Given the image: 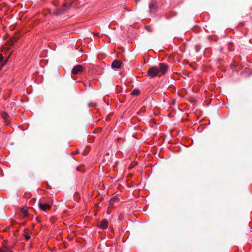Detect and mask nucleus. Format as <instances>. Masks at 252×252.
<instances>
[{
  "instance_id": "obj_1",
  "label": "nucleus",
  "mask_w": 252,
  "mask_h": 252,
  "mask_svg": "<svg viewBox=\"0 0 252 252\" xmlns=\"http://www.w3.org/2000/svg\"><path fill=\"white\" fill-rule=\"evenodd\" d=\"M168 66L164 63H160L159 67H150L147 71V75L151 78L164 75L168 69Z\"/></svg>"
},
{
  "instance_id": "obj_2",
  "label": "nucleus",
  "mask_w": 252,
  "mask_h": 252,
  "mask_svg": "<svg viewBox=\"0 0 252 252\" xmlns=\"http://www.w3.org/2000/svg\"><path fill=\"white\" fill-rule=\"evenodd\" d=\"M18 38L17 37H13L11 38L8 42V43L3 46V50H5L6 51H8L9 50L10 47L14 45V43L18 40Z\"/></svg>"
},
{
  "instance_id": "obj_3",
  "label": "nucleus",
  "mask_w": 252,
  "mask_h": 252,
  "mask_svg": "<svg viewBox=\"0 0 252 252\" xmlns=\"http://www.w3.org/2000/svg\"><path fill=\"white\" fill-rule=\"evenodd\" d=\"M84 67L81 65L75 66L72 70L71 73L73 74L77 75L82 72L84 71Z\"/></svg>"
},
{
  "instance_id": "obj_4",
  "label": "nucleus",
  "mask_w": 252,
  "mask_h": 252,
  "mask_svg": "<svg viewBox=\"0 0 252 252\" xmlns=\"http://www.w3.org/2000/svg\"><path fill=\"white\" fill-rule=\"evenodd\" d=\"M122 64L121 61L115 60L112 62L111 66L112 68L117 69L120 68Z\"/></svg>"
},
{
  "instance_id": "obj_5",
  "label": "nucleus",
  "mask_w": 252,
  "mask_h": 252,
  "mask_svg": "<svg viewBox=\"0 0 252 252\" xmlns=\"http://www.w3.org/2000/svg\"><path fill=\"white\" fill-rule=\"evenodd\" d=\"M39 208L42 211H46L51 208V205L48 204L42 203L41 202L38 203Z\"/></svg>"
},
{
  "instance_id": "obj_6",
  "label": "nucleus",
  "mask_w": 252,
  "mask_h": 252,
  "mask_svg": "<svg viewBox=\"0 0 252 252\" xmlns=\"http://www.w3.org/2000/svg\"><path fill=\"white\" fill-rule=\"evenodd\" d=\"M149 9L150 12L154 13L158 9V4L156 2H152L149 4Z\"/></svg>"
},
{
  "instance_id": "obj_7",
  "label": "nucleus",
  "mask_w": 252,
  "mask_h": 252,
  "mask_svg": "<svg viewBox=\"0 0 252 252\" xmlns=\"http://www.w3.org/2000/svg\"><path fill=\"white\" fill-rule=\"evenodd\" d=\"M108 226V222L107 220L103 219L100 222L98 227L102 229H106Z\"/></svg>"
},
{
  "instance_id": "obj_8",
  "label": "nucleus",
  "mask_w": 252,
  "mask_h": 252,
  "mask_svg": "<svg viewBox=\"0 0 252 252\" xmlns=\"http://www.w3.org/2000/svg\"><path fill=\"white\" fill-rule=\"evenodd\" d=\"M1 116L6 121L9 122L10 120V117L8 113L5 111H2L1 113Z\"/></svg>"
},
{
  "instance_id": "obj_9",
  "label": "nucleus",
  "mask_w": 252,
  "mask_h": 252,
  "mask_svg": "<svg viewBox=\"0 0 252 252\" xmlns=\"http://www.w3.org/2000/svg\"><path fill=\"white\" fill-rule=\"evenodd\" d=\"M21 214L23 217H25L28 215V210L26 208H22L21 210Z\"/></svg>"
},
{
  "instance_id": "obj_10",
  "label": "nucleus",
  "mask_w": 252,
  "mask_h": 252,
  "mask_svg": "<svg viewBox=\"0 0 252 252\" xmlns=\"http://www.w3.org/2000/svg\"><path fill=\"white\" fill-rule=\"evenodd\" d=\"M10 251V247H3L0 248V252H8Z\"/></svg>"
},
{
  "instance_id": "obj_11",
  "label": "nucleus",
  "mask_w": 252,
  "mask_h": 252,
  "mask_svg": "<svg viewBox=\"0 0 252 252\" xmlns=\"http://www.w3.org/2000/svg\"><path fill=\"white\" fill-rule=\"evenodd\" d=\"M140 91L138 89H134L131 92V94L134 96L137 95L139 94Z\"/></svg>"
},
{
  "instance_id": "obj_12",
  "label": "nucleus",
  "mask_w": 252,
  "mask_h": 252,
  "mask_svg": "<svg viewBox=\"0 0 252 252\" xmlns=\"http://www.w3.org/2000/svg\"><path fill=\"white\" fill-rule=\"evenodd\" d=\"M3 57L1 54H0V62H2L3 60Z\"/></svg>"
},
{
  "instance_id": "obj_13",
  "label": "nucleus",
  "mask_w": 252,
  "mask_h": 252,
  "mask_svg": "<svg viewBox=\"0 0 252 252\" xmlns=\"http://www.w3.org/2000/svg\"><path fill=\"white\" fill-rule=\"evenodd\" d=\"M25 238L27 240H29L30 239V236L29 235H25Z\"/></svg>"
},
{
  "instance_id": "obj_14",
  "label": "nucleus",
  "mask_w": 252,
  "mask_h": 252,
  "mask_svg": "<svg viewBox=\"0 0 252 252\" xmlns=\"http://www.w3.org/2000/svg\"><path fill=\"white\" fill-rule=\"evenodd\" d=\"M78 153V151H75L73 153H72V155H75V154H77Z\"/></svg>"
},
{
  "instance_id": "obj_15",
  "label": "nucleus",
  "mask_w": 252,
  "mask_h": 252,
  "mask_svg": "<svg viewBox=\"0 0 252 252\" xmlns=\"http://www.w3.org/2000/svg\"><path fill=\"white\" fill-rule=\"evenodd\" d=\"M7 60V59L5 61V63H4L3 64H6V63Z\"/></svg>"
}]
</instances>
